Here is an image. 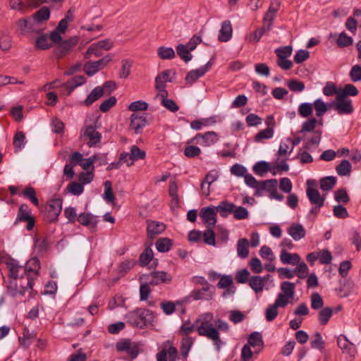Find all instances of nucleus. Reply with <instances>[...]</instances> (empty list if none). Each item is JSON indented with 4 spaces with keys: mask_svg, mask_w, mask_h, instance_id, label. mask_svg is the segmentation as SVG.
<instances>
[{
    "mask_svg": "<svg viewBox=\"0 0 361 361\" xmlns=\"http://www.w3.org/2000/svg\"><path fill=\"white\" fill-rule=\"evenodd\" d=\"M6 266L11 276L20 277L21 279L26 276L27 286L32 288L33 281L38 276L40 269V262L37 257L31 258L25 267L20 265L18 262L13 259L9 260L6 263Z\"/></svg>",
    "mask_w": 361,
    "mask_h": 361,
    "instance_id": "obj_1",
    "label": "nucleus"
},
{
    "mask_svg": "<svg viewBox=\"0 0 361 361\" xmlns=\"http://www.w3.org/2000/svg\"><path fill=\"white\" fill-rule=\"evenodd\" d=\"M195 326H196V330L200 336H206L213 341L216 348L218 350L220 348V345L222 342L219 336V333L218 330L207 320L197 319L194 324H191L190 322L188 321L180 326V334L184 336L189 335L195 330Z\"/></svg>",
    "mask_w": 361,
    "mask_h": 361,
    "instance_id": "obj_2",
    "label": "nucleus"
},
{
    "mask_svg": "<svg viewBox=\"0 0 361 361\" xmlns=\"http://www.w3.org/2000/svg\"><path fill=\"white\" fill-rule=\"evenodd\" d=\"M127 323L137 328L142 329L154 319V314L147 309L136 308L126 315Z\"/></svg>",
    "mask_w": 361,
    "mask_h": 361,
    "instance_id": "obj_3",
    "label": "nucleus"
},
{
    "mask_svg": "<svg viewBox=\"0 0 361 361\" xmlns=\"http://www.w3.org/2000/svg\"><path fill=\"white\" fill-rule=\"evenodd\" d=\"M79 39L77 36L63 39L57 43H53L55 47L53 54L57 59H61L69 54L73 48L78 44Z\"/></svg>",
    "mask_w": 361,
    "mask_h": 361,
    "instance_id": "obj_4",
    "label": "nucleus"
},
{
    "mask_svg": "<svg viewBox=\"0 0 361 361\" xmlns=\"http://www.w3.org/2000/svg\"><path fill=\"white\" fill-rule=\"evenodd\" d=\"M63 200L56 198L50 200L45 206L44 219L47 222L53 223L58 220L62 210Z\"/></svg>",
    "mask_w": 361,
    "mask_h": 361,
    "instance_id": "obj_5",
    "label": "nucleus"
},
{
    "mask_svg": "<svg viewBox=\"0 0 361 361\" xmlns=\"http://www.w3.org/2000/svg\"><path fill=\"white\" fill-rule=\"evenodd\" d=\"M329 105L336 110L338 114L340 115L350 114L354 111L352 100L346 99L343 96H341L338 94L336 97L335 101L329 104Z\"/></svg>",
    "mask_w": 361,
    "mask_h": 361,
    "instance_id": "obj_6",
    "label": "nucleus"
},
{
    "mask_svg": "<svg viewBox=\"0 0 361 361\" xmlns=\"http://www.w3.org/2000/svg\"><path fill=\"white\" fill-rule=\"evenodd\" d=\"M18 277H14L11 275V272L9 271V281L8 284L7 286V291L12 297H17L18 295H24L25 292L29 289L32 290L28 286H27V282L25 284L21 283L20 286L18 285L17 279Z\"/></svg>",
    "mask_w": 361,
    "mask_h": 361,
    "instance_id": "obj_7",
    "label": "nucleus"
},
{
    "mask_svg": "<svg viewBox=\"0 0 361 361\" xmlns=\"http://www.w3.org/2000/svg\"><path fill=\"white\" fill-rule=\"evenodd\" d=\"M214 288L212 285L202 286V288L195 289L192 290L189 295V298H192L194 300H211L213 298Z\"/></svg>",
    "mask_w": 361,
    "mask_h": 361,
    "instance_id": "obj_8",
    "label": "nucleus"
},
{
    "mask_svg": "<svg viewBox=\"0 0 361 361\" xmlns=\"http://www.w3.org/2000/svg\"><path fill=\"white\" fill-rule=\"evenodd\" d=\"M80 135L89 139L87 145L90 147L99 143L102 139L101 133L97 131L95 127L92 125L85 126L84 129H82Z\"/></svg>",
    "mask_w": 361,
    "mask_h": 361,
    "instance_id": "obj_9",
    "label": "nucleus"
},
{
    "mask_svg": "<svg viewBox=\"0 0 361 361\" xmlns=\"http://www.w3.org/2000/svg\"><path fill=\"white\" fill-rule=\"evenodd\" d=\"M16 25L22 35L31 32L40 33L42 32L41 29L36 28V23L32 18L19 19L16 22Z\"/></svg>",
    "mask_w": 361,
    "mask_h": 361,
    "instance_id": "obj_10",
    "label": "nucleus"
},
{
    "mask_svg": "<svg viewBox=\"0 0 361 361\" xmlns=\"http://www.w3.org/2000/svg\"><path fill=\"white\" fill-rule=\"evenodd\" d=\"M216 208L215 206L211 205L204 207L200 210V216L202 219L204 224L208 227H214L216 223Z\"/></svg>",
    "mask_w": 361,
    "mask_h": 361,
    "instance_id": "obj_11",
    "label": "nucleus"
},
{
    "mask_svg": "<svg viewBox=\"0 0 361 361\" xmlns=\"http://www.w3.org/2000/svg\"><path fill=\"white\" fill-rule=\"evenodd\" d=\"M217 141V134L214 131H209L204 134H197L189 142H195L202 146H210Z\"/></svg>",
    "mask_w": 361,
    "mask_h": 361,
    "instance_id": "obj_12",
    "label": "nucleus"
},
{
    "mask_svg": "<svg viewBox=\"0 0 361 361\" xmlns=\"http://www.w3.org/2000/svg\"><path fill=\"white\" fill-rule=\"evenodd\" d=\"M147 223V238L153 240L157 235L162 233L166 229V225L164 223L148 219Z\"/></svg>",
    "mask_w": 361,
    "mask_h": 361,
    "instance_id": "obj_13",
    "label": "nucleus"
},
{
    "mask_svg": "<svg viewBox=\"0 0 361 361\" xmlns=\"http://www.w3.org/2000/svg\"><path fill=\"white\" fill-rule=\"evenodd\" d=\"M339 286L335 289L340 298L348 297L354 292L355 283L351 279L339 280Z\"/></svg>",
    "mask_w": 361,
    "mask_h": 361,
    "instance_id": "obj_14",
    "label": "nucleus"
},
{
    "mask_svg": "<svg viewBox=\"0 0 361 361\" xmlns=\"http://www.w3.org/2000/svg\"><path fill=\"white\" fill-rule=\"evenodd\" d=\"M211 65V62L209 61L199 68L189 71L185 78V82L188 85L193 84L209 70Z\"/></svg>",
    "mask_w": 361,
    "mask_h": 361,
    "instance_id": "obj_15",
    "label": "nucleus"
},
{
    "mask_svg": "<svg viewBox=\"0 0 361 361\" xmlns=\"http://www.w3.org/2000/svg\"><path fill=\"white\" fill-rule=\"evenodd\" d=\"M337 344L343 353H346L352 357L355 356L356 353V347L353 343L348 341L345 335L341 334L338 337Z\"/></svg>",
    "mask_w": 361,
    "mask_h": 361,
    "instance_id": "obj_16",
    "label": "nucleus"
},
{
    "mask_svg": "<svg viewBox=\"0 0 361 361\" xmlns=\"http://www.w3.org/2000/svg\"><path fill=\"white\" fill-rule=\"evenodd\" d=\"M147 125V118L144 116H139L134 113L130 116V129L133 130L136 134L142 133V129Z\"/></svg>",
    "mask_w": 361,
    "mask_h": 361,
    "instance_id": "obj_17",
    "label": "nucleus"
},
{
    "mask_svg": "<svg viewBox=\"0 0 361 361\" xmlns=\"http://www.w3.org/2000/svg\"><path fill=\"white\" fill-rule=\"evenodd\" d=\"M68 22L66 20L61 19L56 27L50 32L49 39L52 43H57L62 40L60 33H65L68 29Z\"/></svg>",
    "mask_w": 361,
    "mask_h": 361,
    "instance_id": "obj_18",
    "label": "nucleus"
},
{
    "mask_svg": "<svg viewBox=\"0 0 361 361\" xmlns=\"http://www.w3.org/2000/svg\"><path fill=\"white\" fill-rule=\"evenodd\" d=\"M306 193L309 201L312 204L317 205V207H322L324 206L325 197L321 196L317 189L307 188Z\"/></svg>",
    "mask_w": 361,
    "mask_h": 361,
    "instance_id": "obj_19",
    "label": "nucleus"
},
{
    "mask_svg": "<svg viewBox=\"0 0 361 361\" xmlns=\"http://www.w3.org/2000/svg\"><path fill=\"white\" fill-rule=\"evenodd\" d=\"M172 280L167 272L164 271H154L150 275L149 284L157 286L161 283L171 282Z\"/></svg>",
    "mask_w": 361,
    "mask_h": 361,
    "instance_id": "obj_20",
    "label": "nucleus"
},
{
    "mask_svg": "<svg viewBox=\"0 0 361 361\" xmlns=\"http://www.w3.org/2000/svg\"><path fill=\"white\" fill-rule=\"evenodd\" d=\"M233 28L230 20H225L221 23L218 39L222 42H226L232 37Z\"/></svg>",
    "mask_w": 361,
    "mask_h": 361,
    "instance_id": "obj_21",
    "label": "nucleus"
},
{
    "mask_svg": "<svg viewBox=\"0 0 361 361\" xmlns=\"http://www.w3.org/2000/svg\"><path fill=\"white\" fill-rule=\"evenodd\" d=\"M77 221L85 226L90 228H96L97 225V216L90 213H81L77 218Z\"/></svg>",
    "mask_w": 361,
    "mask_h": 361,
    "instance_id": "obj_22",
    "label": "nucleus"
},
{
    "mask_svg": "<svg viewBox=\"0 0 361 361\" xmlns=\"http://www.w3.org/2000/svg\"><path fill=\"white\" fill-rule=\"evenodd\" d=\"M287 232L296 241L301 240L306 235L305 229L300 224H292Z\"/></svg>",
    "mask_w": 361,
    "mask_h": 361,
    "instance_id": "obj_23",
    "label": "nucleus"
},
{
    "mask_svg": "<svg viewBox=\"0 0 361 361\" xmlns=\"http://www.w3.org/2000/svg\"><path fill=\"white\" fill-rule=\"evenodd\" d=\"M86 82V78L83 75H77L63 84V87L67 90V95H70L71 92L78 86Z\"/></svg>",
    "mask_w": 361,
    "mask_h": 361,
    "instance_id": "obj_24",
    "label": "nucleus"
},
{
    "mask_svg": "<svg viewBox=\"0 0 361 361\" xmlns=\"http://www.w3.org/2000/svg\"><path fill=\"white\" fill-rule=\"evenodd\" d=\"M32 216L29 206L27 204H22L18 208L14 225H17L18 222H25V221L30 219Z\"/></svg>",
    "mask_w": 361,
    "mask_h": 361,
    "instance_id": "obj_25",
    "label": "nucleus"
},
{
    "mask_svg": "<svg viewBox=\"0 0 361 361\" xmlns=\"http://www.w3.org/2000/svg\"><path fill=\"white\" fill-rule=\"evenodd\" d=\"M280 259L283 264L296 265L300 262V257L297 253H289L286 250H282Z\"/></svg>",
    "mask_w": 361,
    "mask_h": 361,
    "instance_id": "obj_26",
    "label": "nucleus"
},
{
    "mask_svg": "<svg viewBox=\"0 0 361 361\" xmlns=\"http://www.w3.org/2000/svg\"><path fill=\"white\" fill-rule=\"evenodd\" d=\"M216 208V212H219V214L222 218H226L228 214H233L234 209L235 208V205L232 202L224 200L221 201Z\"/></svg>",
    "mask_w": 361,
    "mask_h": 361,
    "instance_id": "obj_27",
    "label": "nucleus"
},
{
    "mask_svg": "<svg viewBox=\"0 0 361 361\" xmlns=\"http://www.w3.org/2000/svg\"><path fill=\"white\" fill-rule=\"evenodd\" d=\"M104 94V88L101 86H97L94 87L92 92L87 95L85 100L83 102V104L90 106L94 102L97 101L99 98H101Z\"/></svg>",
    "mask_w": 361,
    "mask_h": 361,
    "instance_id": "obj_28",
    "label": "nucleus"
},
{
    "mask_svg": "<svg viewBox=\"0 0 361 361\" xmlns=\"http://www.w3.org/2000/svg\"><path fill=\"white\" fill-rule=\"evenodd\" d=\"M49 35L47 33H43L37 37L35 47L38 50H47L53 47V43L49 42Z\"/></svg>",
    "mask_w": 361,
    "mask_h": 361,
    "instance_id": "obj_29",
    "label": "nucleus"
},
{
    "mask_svg": "<svg viewBox=\"0 0 361 361\" xmlns=\"http://www.w3.org/2000/svg\"><path fill=\"white\" fill-rule=\"evenodd\" d=\"M50 9L47 6H43L32 15V18L37 23L47 21L50 18Z\"/></svg>",
    "mask_w": 361,
    "mask_h": 361,
    "instance_id": "obj_30",
    "label": "nucleus"
},
{
    "mask_svg": "<svg viewBox=\"0 0 361 361\" xmlns=\"http://www.w3.org/2000/svg\"><path fill=\"white\" fill-rule=\"evenodd\" d=\"M250 287L255 292V293H259L262 292L264 283H263V279L262 276L258 275L252 276L249 280Z\"/></svg>",
    "mask_w": 361,
    "mask_h": 361,
    "instance_id": "obj_31",
    "label": "nucleus"
},
{
    "mask_svg": "<svg viewBox=\"0 0 361 361\" xmlns=\"http://www.w3.org/2000/svg\"><path fill=\"white\" fill-rule=\"evenodd\" d=\"M19 195L23 196L25 199L30 200L34 205L37 207H38L39 204L36 191L32 187H26L20 193H19Z\"/></svg>",
    "mask_w": 361,
    "mask_h": 361,
    "instance_id": "obj_32",
    "label": "nucleus"
},
{
    "mask_svg": "<svg viewBox=\"0 0 361 361\" xmlns=\"http://www.w3.org/2000/svg\"><path fill=\"white\" fill-rule=\"evenodd\" d=\"M238 256L241 259H245L249 254V242L247 238H240L237 243Z\"/></svg>",
    "mask_w": 361,
    "mask_h": 361,
    "instance_id": "obj_33",
    "label": "nucleus"
},
{
    "mask_svg": "<svg viewBox=\"0 0 361 361\" xmlns=\"http://www.w3.org/2000/svg\"><path fill=\"white\" fill-rule=\"evenodd\" d=\"M146 153L145 151L141 150L137 145H133L130 147V163H128V166L133 165L134 161L138 159H143L145 158Z\"/></svg>",
    "mask_w": 361,
    "mask_h": 361,
    "instance_id": "obj_34",
    "label": "nucleus"
},
{
    "mask_svg": "<svg viewBox=\"0 0 361 361\" xmlns=\"http://www.w3.org/2000/svg\"><path fill=\"white\" fill-rule=\"evenodd\" d=\"M337 173L341 176H349L352 171V165L347 159H343L336 167Z\"/></svg>",
    "mask_w": 361,
    "mask_h": 361,
    "instance_id": "obj_35",
    "label": "nucleus"
},
{
    "mask_svg": "<svg viewBox=\"0 0 361 361\" xmlns=\"http://www.w3.org/2000/svg\"><path fill=\"white\" fill-rule=\"evenodd\" d=\"M156 248L160 252H166L173 245V240L168 238H161L156 242Z\"/></svg>",
    "mask_w": 361,
    "mask_h": 361,
    "instance_id": "obj_36",
    "label": "nucleus"
},
{
    "mask_svg": "<svg viewBox=\"0 0 361 361\" xmlns=\"http://www.w3.org/2000/svg\"><path fill=\"white\" fill-rule=\"evenodd\" d=\"M193 345V339L190 337H184L181 341L180 353L183 359L186 360L189 352Z\"/></svg>",
    "mask_w": 361,
    "mask_h": 361,
    "instance_id": "obj_37",
    "label": "nucleus"
},
{
    "mask_svg": "<svg viewBox=\"0 0 361 361\" xmlns=\"http://www.w3.org/2000/svg\"><path fill=\"white\" fill-rule=\"evenodd\" d=\"M154 257L153 250L149 247H146L141 253L139 257V264L141 267H145L149 264Z\"/></svg>",
    "mask_w": 361,
    "mask_h": 361,
    "instance_id": "obj_38",
    "label": "nucleus"
},
{
    "mask_svg": "<svg viewBox=\"0 0 361 361\" xmlns=\"http://www.w3.org/2000/svg\"><path fill=\"white\" fill-rule=\"evenodd\" d=\"M157 55L163 60H170L175 57V51L171 47L164 46L159 47L157 49Z\"/></svg>",
    "mask_w": 361,
    "mask_h": 361,
    "instance_id": "obj_39",
    "label": "nucleus"
},
{
    "mask_svg": "<svg viewBox=\"0 0 361 361\" xmlns=\"http://www.w3.org/2000/svg\"><path fill=\"white\" fill-rule=\"evenodd\" d=\"M271 29V23H268L267 25H264L262 27L257 29L250 35V40L251 42H258L264 33L269 32Z\"/></svg>",
    "mask_w": 361,
    "mask_h": 361,
    "instance_id": "obj_40",
    "label": "nucleus"
},
{
    "mask_svg": "<svg viewBox=\"0 0 361 361\" xmlns=\"http://www.w3.org/2000/svg\"><path fill=\"white\" fill-rule=\"evenodd\" d=\"M176 51L178 56L183 60L185 62H188L192 59V54H190V50L188 48L187 46L179 44L176 47Z\"/></svg>",
    "mask_w": 361,
    "mask_h": 361,
    "instance_id": "obj_41",
    "label": "nucleus"
},
{
    "mask_svg": "<svg viewBox=\"0 0 361 361\" xmlns=\"http://www.w3.org/2000/svg\"><path fill=\"white\" fill-rule=\"evenodd\" d=\"M336 178L334 176H326L320 180V188L324 191L331 190L336 183Z\"/></svg>",
    "mask_w": 361,
    "mask_h": 361,
    "instance_id": "obj_42",
    "label": "nucleus"
},
{
    "mask_svg": "<svg viewBox=\"0 0 361 361\" xmlns=\"http://www.w3.org/2000/svg\"><path fill=\"white\" fill-rule=\"evenodd\" d=\"M281 289L283 295H286L288 298H293L295 295V283L283 281L281 283Z\"/></svg>",
    "mask_w": 361,
    "mask_h": 361,
    "instance_id": "obj_43",
    "label": "nucleus"
},
{
    "mask_svg": "<svg viewBox=\"0 0 361 361\" xmlns=\"http://www.w3.org/2000/svg\"><path fill=\"white\" fill-rule=\"evenodd\" d=\"M104 192L103 194V198L108 203L113 202L116 197L113 192L111 182L110 180H106L104 183Z\"/></svg>",
    "mask_w": 361,
    "mask_h": 361,
    "instance_id": "obj_44",
    "label": "nucleus"
},
{
    "mask_svg": "<svg viewBox=\"0 0 361 361\" xmlns=\"http://www.w3.org/2000/svg\"><path fill=\"white\" fill-rule=\"evenodd\" d=\"M253 171L256 175L263 176L269 169V164L265 161H259L253 166Z\"/></svg>",
    "mask_w": 361,
    "mask_h": 361,
    "instance_id": "obj_45",
    "label": "nucleus"
},
{
    "mask_svg": "<svg viewBox=\"0 0 361 361\" xmlns=\"http://www.w3.org/2000/svg\"><path fill=\"white\" fill-rule=\"evenodd\" d=\"M249 346L255 347V346H263L264 342L262 339V336L261 333L257 331H254L251 333L248 338V344Z\"/></svg>",
    "mask_w": 361,
    "mask_h": 361,
    "instance_id": "obj_46",
    "label": "nucleus"
},
{
    "mask_svg": "<svg viewBox=\"0 0 361 361\" xmlns=\"http://www.w3.org/2000/svg\"><path fill=\"white\" fill-rule=\"evenodd\" d=\"M274 183V180L269 179L266 180L259 181V184L255 189L254 195L257 197H261L263 195V191H267L269 192V187Z\"/></svg>",
    "mask_w": 361,
    "mask_h": 361,
    "instance_id": "obj_47",
    "label": "nucleus"
},
{
    "mask_svg": "<svg viewBox=\"0 0 361 361\" xmlns=\"http://www.w3.org/2000/svg\"><path fill=\"white\" fill-rule=\"evenodd\" d=\"M359 93L357 87L352 84L345 85L343 90H338L337 94L346 98L347 96H356Z\"/></svg>",
    "mask_w": 361,
    "mask_h": 361,
    "instance_id": "obj_48",
    "label": "nucleus"
},
{
    "mask_svg": "<svg viewBox=\"0 0 361 361\" xmlns=\"http://www.w3.org/2000/svg\"><path fill=\"white\" fill-rule=\"evenodd\" d=\"M166 96L167 95H165L164 94H161V97L162 98L161 102V105L171 112L175 113L178 111L179 107L177 104L173 99L166 98Z\"/></svg>",
    "mask_w": 361,
    "mask_h": 361,
    "instance_id": "obj_49",
    "label": "nucleus"
},
{
    "mask_svg": "<svg viewBox=\"0 0 361 361\" xmlns=\"http://www.w3.org/2000/svg\"><path fill=\"white\" fill-rule=\"evenodd\" d=\"M333 314V310L331 307H324L319 312V320L322 325H326Z\"/></svg>",
    "mask_w": 361,
    "mask_h": 361,
    "instance_id": "obj_50",
    "label": "nucleus"
},
{
    "mask_svg": "<svg viewBox=\"0 0 361 361\" xmlns=\"http://www.w3.org/2000/svg\"><path fill=\"white\" fill-rule=\"evenodd\" d=\"M25 133L23 131H18L13 137V146L17 149V151H19L22 149L25 146Z\"/></svg>",
    "mask_w": 361,
    "mask_h": 361,
    "instance_id": "obj_51",
    "label": "nucleus"
},
{
    "mask_svg": "<svg viewBox=\"0 0 361 361\" xmlns=\"http://www.w3.org/2000/svg\"><path fill=\"white\" fill-rule=\"evenodd\" d=\"M66 190L73 195H80L83 192L84 187L82 183L72 181L68 185Z\"/></svg>",
    "mask_w": 361,
    "mask_h": 361,
    "instance_id": "obj_52",
    "label": "nucleus"
},
{
    "mask_svg": "<svg viewBox=\"0 0 361 361\" xmlns=\"http://www.w3.org/2000/svg\"><path fill=\"white\" fill-rule=\"evenodd\" d=\"M334 198L339 204H347L350 201L349 195L345 188H340L336 190L334 195Z\"/></svg>",
    "mask_w": 361,
    "mask_h": 361,
    "instance_id": "obj_53",
    "label": "nucleus"
},
{
    "mask_svg": "<svg viewBox=\"0 0 361 361\" xmlns=\"http://www.w3.org/2000/svg\"><path fill=\"white\" fill-rule=\"evenodd\" d=\"M49 248V243L47 238H37L35 240V250L38 253H43Z\"/></svg>",
    "mask_w": 361,
    "mask_h": 361,
    "instance_id": "obj_54",
    "label": "nucleus"
},
{
    "mask_svg": "<svg viewBox=\"0 0 361 361\" xmlns=\"http://www.w3.org/2000/svg\"><path fill=\"white\" fill-rule=\"evenodd\" d=\"M274 135V130L271 128H266L264 130L259 131L255 136V142H260L264 139H270Z\"/></svg>",
    "mask_w": 361,
    "mask_h": 361,
    "instance_id": "obj_55",
    "label": "nucleus"
},
{
    "mask_svg": "<svg viewBox=\"0 0 361 361\" xmlns=\"http://www.w3.org/2000/svg\"><path fill=\"white\" fill-rule=\"evenodd\" d=\"M274 180V183H271V185L269 187V197L271 199H275L279 201H281L283 200V195L279 194L277 192V180L272 178Z\"/></svg>",
    "mask_w": 361,
    "mask_h": 361,
    "instance_id": "obj_56",
    "label": "nucleus"
},
{
    "mask_svg": "<svg viewBox=\"0 0 361 361\" xmlns=\"http://www.w3.org/2000/svg\"><path fill=\"white\" fill-rule=\"evenodd\" d=\"M314 106L316 115L318 117L322 116L328 110L327 105L321 99H317L314 102Z\"/></svg>",
    "mask_w": 361,
    "mask_h": 361,
    "instance_id": "obj_57",
    "label": "nucleus"
},
{
    "mask_svg": "<svg viewBox=\"0 0 361 361\" xmlns=\"http://www.w3.org/2000/svg\"><path fill=\"white\" fill-rule=\"evenodd\" d=\"M148 104L142 100L131 102L128 106V110L135 112L138 111H146L148 109Z\"/></svg>",
    "mask_w": 361,
    "mask_h": 361,
    "instance_id": "obj_58",
    "label": "nucleus"
},
{
    "mask_svg": "<svg viewBox=\"0 0 361 361\" xmlns=\"http://www.w3.org/2000/svg\"><path fill=\"white\" fill-rule=\"evenodd\" d=\"M353 39L351 37L346 35L345 32H341L337 39V44L341 47H346L351 45Z\"/></svg>",
    "mask_w": 361,
    "mask_h": 361,
    "instance_id": "obj_59",
    "label": "nucleus"
},
{
    "mask_svg": "<svg viewBox=\"0 0 361 361\" xmlns=\"http://www.w3.org/2000/svg\"><path fill=\"white\" fill-rule=\"evenodd\" d=\"M203 237V241L207 245H215V234L211 227H208V229L202 234Z\"/></svg>",
    "mask_w": 361,
    "mask_h": 361,
    "instance_id": "obj_60",
    "label": "nucleus"
},
{
    "mask_svg": "<svg viewBox=\"0 0 361 361\" xmlns=\"http://www.w3.org/2000/svg\"><path fill=\"white\" fill-rule=\"evenodd\" d=\"M117 99L114 96L110 97L104 101L99 106V110L103 112H107L111 108L116 104Z\"/></svg>",
    "mask_w": 361,
    "mask_h": 361,
    "instance_id": "obj_61",
    "label": "nucleus"
},
{
    "mask_svg": "<svg viewBox=\"0 0 361 361\" xmlns=\"http://www.w3.org/2000/svg\"><path fill=\"white\" fill-rule=\"evenodd\" d=\"M312 105L310 103H302L298 108L299 114L304 118L310 116L312 114Z\"/></svg>",
    "mask_w": 361,
    "mask_h": 361,
    "instance_id": "obj_62",
    "label": "nucleus"
},
{
    "mask_svg": "<svg viewBox=\"0 0 361 361\" xmlns=\"http://www.w3.org/2000/svg\"><path fill=\"white\" fill-rule=\"evenodd\" d=\"M84 71L88 76H92L99 71V68L94 61H88L84 64Z\"/></svg>",
    "mask_w": 361,
    "mask_h": 361,
    "instance_id": "obj_63",
    "label": "nucleus"
},
{
    "mask_svg": "<svg viewBox=\"0 0 361 361\" xmlns=\"http://www.w3.org/2000/svg\"><path fill=\"white\" fill-rule=\"evenodd\" d=\"M351 81L355 82L361 81V66L360 65L353 66L349 73Z\"/></svg>",
    "mask_w": 361,
    "mask_h": 361,
    "instance_id": "obj_64",
    "label": "nucleus"
}]
</instances>
